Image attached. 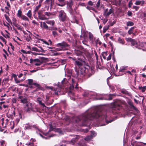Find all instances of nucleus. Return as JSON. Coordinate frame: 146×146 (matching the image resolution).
Wrapping results in <instances>:
<instances>
[{
    "label": "nucleus",
    "mask_w": 146,
    "mask_h": 146,
    "mask_svg": "<svg viewBox=\"0 0 146 146\" xmlns=\"http://www.w3.org/2000/svg\"><path fill=\"white\" fill-rule=\"evenodd\" d=\"M99 118L101 120L104 118L106 119L107 115L105 111H101L97 109L90 110L81 115L78 118L77 123L80 122L82 126H86L89 124V121L92 120L95 118Z\"/></svg>",
    "instance_id": "1"
},
{
    "label": "nucleus",
    "mask_w": 146,
    "mask_h": 146,
    "mask_svg": "<svg viewBox=\"0 0 146 146\" xmlns=\"http://www.w3.org/2000/svg\"><path fill=\"white\" fill-rule=\"evenodd\" d=\"M79 69L81 74L84 76L87 74L88 78L92 76L95 72L94 67L93 66L90 67L88 65L82 66Z\"/></svg>",
    "instance_id": "2"
},
{
    "label": "nucleus",
    "mask_w": 146,
    "mask_h": 146,
    "mask_svg": "<svg viewBox=\"0 0 146 146\" xmlns=\"http://www.w3.org/2000/svg\"><path fill=\"white\" fill-rule=\"evenodd\" d=\"M65 81H67V80L66 78H64L63 80L62 81V85L60 86L58 84L57 88H55L53 87H49V88L52 90L55 91L54 93L57 95H61L63 94V91L64 89L62 88L63 84L65 83Z\"/></svg>",
    "instance_id": "3"
},
{
    "label": "nucleus",
    "mask_w": 146,
    "mask_h": 146,
    "mask_svg": "<svg viewBox=\"0 0 146 146\" xmlns=\"http://www.w3.org/2000/svg\"><path fill=\"white\" fill-rule=\"evenodd\" d=\"M56 46L59 47L56 49L57 51H65L68 50L70 46L66 42L63 41L61 43L57 44Z\"/></svg>",
    "instance_id": "4"
},
{
    "label": "nucleus",
    "mask_w": 146,
    "mask_h": 146,
    "mask_svg": "<svg viewBox=\"0 0 146 146\" xmlns=\"http://www.w3.org/2000/svg\"><path fill=\"white\" fill-rule=\"evenodd\" d=\"M121 104L117 102H115L111 105L112 113L114 115H116L119 112V110L121 108Z\"/></svg>",
    "instance_id": "5"
},
{
    "label": "nucleus",
    "mask_w": 146,
    "mask_h": 146,
    "mask_svg": "<svg viewBox=\"0 0 146 146\" xmlns=\"http://www.w3.org/2000/svg\"><path fill=\"white\" fill-rule=\"evenodd\" d=\"M27 81H28V84L29 85V88L32 89L35 88L34 86L37 87L38 86H39V84L33 82V80L32 79H28Z\"/></svg>",
    "instance_id": "6"
},
{
    "label": "nucleus",
    "mask_w": 146,
    "mask_h": 146,
    "mask_svg": "<svg viewBox=\"0 0 146 146\" xmlns=\"http://www.w3.org/2000/svg\"><path fill=\"white\" fill-rule=\"evenodd\" d=\"M18 98L20 100L21 103L23 104H26L28 102L27 98L25 96L19 95Z\"/></svg>",
    "instance_id": "7"
},
{
    "label": "nucleus",
    "mask_w": 146,
    "mask_h": 146,
    "mask_svg": "<svg viewBox=\"0 0 146 146\" xmlns=\"http://www.w3.org/2000/svg\"><path fill=\"white\" fill-rule=\"evenodd\" d=\"M59 17L60 20L62 21H65L67 18L66 13L63 11L62 10H61L60 11Z\"/></svg>",
    "instance_id": "8"
},
{
    "label": "nucleus",
    "mask_w": 146,
    "mask_h": 146,
    "mask_svg": "<svg viewBox=\"0 0 146 146\" xmlns=\"http://www.w3.org/2000/svg\"><path fill=\"white\" fill-rule=\"evenodd\" d=\"M30 63H34V64L36 66H39L42 63L40 60L38 58L33 59L32 58H31L30 59Z\"/></svg>",
    "instance_id": "9"
},
{
    "label": "nucleus",
    "mask_w": 146,
    "mask_h": 146,
    "mask_svg": "<svg viewBox=\"0 0 146 146\" xmlns=\"http://www.w3.org/2000/svg\"><path fill=\"white\" fill-rule=\"evenodd\" d=\"M126 41L128 42H130L131 46H134L137 48L138 46V43L135 39H133L131 38H126Z\"/></svg>",
    "instance_id": "10"
},
{
    "label": "nucleus",
    "mask_w": 146,
    "mask_h": 146,
    "mask_svg": "<svg viewBox=\"0 0 146 146\" xmlns=\"http://www.w3.org/2000/svg\"><path fill=\"white\" fill-rule=\"evenodd\" d=\"M38 13L39 18L41 20H46L49 18H47L45 16V15L42 13L41 11H39L38 12Z\"/></svg>",
    "instance_id": "11"
},
{
    "label": "nucleus",
    "mask_w": 146,
    "mask_h": 146,
    "mask_svg": "<svg viewBox=\"0 0 146 146\" xmlns=\"http://www.w3.org/2000/svg\"><path fill=\"white\" fill-rule=\"evenodd\" d=\"M25 108V111L27 112L31 110H32V104L29 102L26 104Z\"/></svg>",
    "instance_id": "12"
},
{
    "label": "nucleus",
    "mask_w": 146,
    "mask_h": 146,
    "mask_svg": "<svg viewBox=\"0 0 146 146\" xmlns=\"http://www.w3.org/2000/svg\"><path fill=\"white\" fill-rule=\"evenodd\" d=\"M79 138V136L78 135H76L75 137L72 139L69 142V143L72 145H74L75 143L78 140Z\"/></svg>",
    "instance_id": "13"
},
{
    "label": "nucleus",
    "mask_w": 146,
    "mask_h": 146,
    "mask_svg": "<svg viewBox=\"0 0 146 146\" xmlns=\"http://www.w3.org/2000/svg\"><path fill=\"white\" fill-rule=\"evenodd\" d=\"M80 58H78V59L81 61L76 60L75 62L74 63L75 65L78 66L79 68H80L82 66H83V64L82 63V61L81 60H80Z\"/></svg>",
    "instance_id": "14"
},
{
    "label": "nucleus",
    "mask_w": 146,
    "mask_h": 146,
    "mask_svg": "<svg viewBox=\"0 0 146 146\" xmlns=\"http://www.w3.org/2000/svg\"><path fill=\"white\" fill-rule=\"evenodd\" d=\"M91 135H89L84 138V140L87 141H90L93 138V136L92 135H94L95 133L94 131H91Z\"/></svg>",
    "instance_id": "15"
},
{
    "label": "nucleus",
    "mask_w": 146,
    "mask_h": 146,
    "mask_svg": "<svg viewBox=\"0 0 146 146\" xmlns=\"http://www.w3.org/2000/svg\"><path fill=\"white\" fill-rule=\"evenodd\" d=\"M74 52L75 54L77 56H80L82 55L83 52L80 50L77 49H75Z\"/></svg>",
    "instance_id": "16"
},
{
    "label": "nucleus",
    "mask_w": 146,
    "mask_h": 146,
    "mask_svg": "<svg viewBox=\"0 0 146 146\" xmlns=\"http://www.w3.org/2000/svg\"><path fill=\"white\" fill-rule=\"evenodd\" d=\"M87 33L89 34V38L90 40L92 42L94 41L95 39V38H94L93 35L90 32L88 33L87 31Z\"/></svg>",
    "instance_id": "17"
},
{
    "label": "nucleus",
    "mask_w": 146,
    "mask_h": 146,
    "mask_svg": "<svg viewBox=\"0 0 146 146\" xmlns=\"http://www.w3.org/2000/svg\"><path fill=\"white\" fill-rule=\"evenodd\" d=\"M140 46L142 47L143 48L142 49L143 51H146V42H142L140 43Z\"/></svg>",
    "instance_id": "18"
},
{
    "label": "nucleus",
    "mask_w": 146,
    "mask_h": 146,
    "mask_svg": "<svg viewBox=\"0 0 146 146\" xmlns=\"http://www.w3.org/2000/svg\"><path fill=\"white\" fill-rule=\"evenodd\" d=\"M128 104L132 108H133L134 110L137 111H139V110H138L133 105V103L132 101H129L128 102Z\"/></svg>",
    "instance_id": "19"
},
{
    "label": "nucleus",
    "mask_w": 146,
    "mask_h": 146,
    "mask_svg": "<svg viewBox=\"0 0 146 146\" xmlns=\"http://www.w3.org/2000/svg\"><path fill=\"white\" fill-rule=\"evenodd\" d=\"M108 10L107 9H106L105 12L104 13V15L106 16H108L110 14H111L113 12V9H110L109 11L108 12H107L106 11Z\"/></svg>",
    "instance_id": "20"
},
{
    "label": "nucleus",
    "mask_w": 146,
    "mask_h": 146,
    "mask_svg": "<svg viewBox=\"0 0 146 146\" xmlns=\"http://www.w3.org/2000/svg\"><path fill=\"white\" fill-rule=\"evenodd\" d=\"M25 127L26 129H31L32 128V125H31L29 123H26L25 124Z\"/></svg>",
    "instance_id": "21"
},
{
    "label": "nucleus",
    "mask_w": 146,
    "mask_h": 146,
    "mask_svg": "<svg viewBox=\"0 0 146 146\" xmlns=\"http://www.w3.org/2000/svg\"><path fill=\"white\" fill-rule=\"evenodd\" d=\"M35 88V86H34ZM37 88L35 90H34V92H36L38 91V90H42L43 89V88L39 84V86H38L37 87H36Z\"/></svg>",
    "instance_id": "22"
},
{
    "label": "nucleus",
    "mask_w": 146,
    "mask_h": 146,
    "mask_svg": "<svg viewBox=\"0 0 146 146\" xmlns=\"http://www.w3.org/2000/svg\"><path fill=\"white\" fill-rule=\"evenodd\" d=\"M139 89L140 90H141L142 92H144L146 90V86H139Z\"/></svg>",
    "instance_id": "23"
},
{
    "label": "nucleus",
    "mask_w": 146,
    "mask_h": 146,
    "mask_svg": "<svg viewBox=\"0 0 146 146\" xmlns=\"http://www.w3.org/2000/svg\"><path fill=\"white\" fill-rule=\"evenodd\" d=\"M32 127L34 128L35 129L38 130L40 132L41 129H39L38 126L37 125H32Z\"/></svg>",
    "instance_id": "24"
},
{
    "label": "nucleus",
    "mask_w": 146,
    "mask_h": 146,
    "mask_svg": "<svg viewBox=\"0 0 146 146\" xmlns=\"http://www.w3.org/2000/svg\"><path fill=\"white\" fill-rule=\"evenodd\" d=\"M13 23L14 25L16 27H17L18 24L17 23V20L15 18H13L12 19Z\"/></svg>",
    "instance_id": "25"
},
{
    "label": "nucleus",
    "mask_w": 146,
    "mask_h": 146,
    "mask_svg": "<svg viewBox=\"0 0 146 146\" xmlns=\"http://www.w3.org/2000/svg\"><path fill=\"white\" fill-rule=\"evenodd\" d=\"M49 125V131H54L55 130V129H56L55 127H54L52 126V124H50Z\"/></svg>",
    "instance_id": "26"
},
{
    "label": "nucleus",
    "mask_w": 146,
    "mask_h": 146,
    "mask_svg": "<svg viewBox=\"0 0 146 146\" xmlns=\"http://www.w3.org/2000/svg\"><path fill=\"white\" fill-rule=\"evenodd\" d=\"M118 40L119 42L122 44H124L125 43V42L124 40L120 37L118 38Z\"/></svg>",
    "instance_id": "27"
},
{
    "label": "nucleus",
    "mask_w": 146,
    "mask_h": 146,
    "mask_svg": "<svg viewBox=\"0 0 146 146\" xmlns=\"http://www.w3.org/2000/svg\"><path fill=\"white\" fill-rule=\"evenodd\" d=\"M21 18L22 19L25 21H29V19L27 17L24 15H22Z\"/></svg>",
    "instance_id": "28"
},
{
    "label": "nucleus",
    "mask_w": 146,
    "mask_h": 146,
    "mask_svg": "<svg viewBox=\"0 0 146 146\" xmlns=\"http://www.w3.org/2000/svg\"><path fill=\"white\" fill-rule=\"evenodd\" d=\"M102 55L103 58L104 59H106V56L107 55V52H102Z\"/></svg>",
    "instance_id": "29"
},
{
    "label": "nucleus",
    "mask_w": 146,
    "mask_h": 146,
    "mask_svg": "<svg viewBox=\"0 0 146 146\" xmlns=\"http://www.w3.org/2000/svg\"><path fill=\"white\" fill-rule=\"evenodd\" d=\"M113 99L112 95L111 94H110L107 96V98H106V100H111Z\"/></svg>",
    "instance_id": "30"
},
{
    "label": "nucleus",
    "mask_w": 146,
    "mask_h": 146,
    "mask_svg": "<svg viewBox=\"0 0 146 146\" xmlns=\"http://www.w3.org/2000/svg\"><path fill=\"white\" fill-rule=\"evenodd\" d=\"M34 37H35V38L37 39V40H40L41 41H42L43 42V43L45 44H46V43H47V42L46 41H45V40H44L43 39H40V38H38V37H37V36H34Z\"/></svg>",
    "instance_id": "31"
},
{
    "label": "nucleus",
    "mask_w": 146,
    "mask_h": 146,
    "mask_svg": "<svg viewBox=\"0 0 146 146\" xmlns=\"http://www.w3.org/2000/svg\"><path fill=\"white\" fill-rule=\"evenodd\" d=\"M27 15L29 17L30 19H31V18L32 17V13L31 10H29L28 11L27 13Z\"/></svg>",
    "instance_id": "32"
},
{
    "label": "nucleus",
    "mask_w": 146,
    "mask_h": 146,
    "mask_svg": "<svg viewBox=\"0 0 146 146\" xmlns=\"http://www.w3.org/2000/svg\"><path fill=\"white\" fill-rule=\"evenodd\" d=\"M10 8V7H5V12L6 13L9 14V11Z\"/></svg>",
    "instance_id": "33"
},
{
    "label": "nucleus",
    "mask_w": 146,
    "mask_h": 146,
    "mask_svg": "<svg viewBox=\"0 0 146 146\" xmlns=\"http://www.w3.org/2000/svg\"><path fill=\"white\" fill-rule=\"evenodd\" d=\"M40 26L42 27H48L46 23L44 22H41Z\"/></svg>",
    "instance_id": "34"
},
{
    "label": "nucleus",
    "mask_w": 146,
    "mask_h": 146,
    "mask_svg": "<svg viewBox=\"0 0 146 146\" xmlns=\"http://www.w3.org/2000/svg\"><path fill=\"white\" fill-rule=\"evenodd\" d=\"M134 25L133 23L131 21L128 22L127 23V26H132Z\"/></svg>",
    "instance_id": "35"
},
{
    "label": "nucleus",
    "mask_w": 146,
    "mask_h": 146,
    "mask_svg": "<svg viewBox=\"0 0 146 146\" xmlns=\"http://www.w3.org/2000/svg\"><path fill=\"white\" fill-rule=\"evenodd\" d=\"M5 18L6 19V20L9 23H11V21L10 19H9V17L7 16V15H6V14H5L4 15Z\"/></svg>",
    "instance_id": "36"
},
{
    "label": "nucleus",
    "mask_w": 146,
    "mask_h": 146,
    "mask_svg": "<svg viewBox=\"0 0 146 146\" xmlns=\"http://www.w3.org/2000/svg\"><path fill=\"white\" fill-rule=\"evenodd\" d=\"M121 92L122 94H128V92L125 90H122L121 91Z\"/></svg>",
    "instance_id": "37"
},
{
    "label": "nucleus",
    "mask_w": 146,
    "mask_h": 146,
    "mask_svg": "<svg viewBox=\"0 0 146 146\" xmlns=\"http://www.w3.org/2000/svg\"><path fill=\"white\" fill-rule=\"evenodd\" d=\"M54 0H46V1L48 2H50V3L51 5L52 6L54 4Z\"/></svg>",
    "instance_id": "38"
},
{
    "label": "nucleus",
    "mask_w": 146,
    "mask_h": 146,
    "mask_svg": "<svg viewBox=\"0 0 146 146\" xmlns=\"http://www.w3.org/2000/svg\"><path fill=\"white\" fill-rule=\"evenodd\" d=\"M22 12L20 10H19L17 13V15L19 17H22Z\"/></svg>",
    "instance_id": "39"
},
{
    "label": "nucleus",
    "mask_w": 146,
    "mask_h": 146,
    "mask_svg": "<svg viewBox=\"0 0 146 146\" xmlns=\"http://www.w3.org/2000/svg\"><path fill=\"white\" fill-rule=\"evenodd\" d=\"M83 37L82 35H81L80 37V39L81 40H82L83 39V38L84 39H86V38L87 37V35L86 34V33H84V34L83 35Z\"/></svg>",
    "instance_id": "40"
},
{
    "label": "nucleus",
    "mask_w": 146,
    "mask_h": 146,
    "mask_svg": "<svg viewBox=\"0 0 146 146\" xmlns=\"http://www.w3.org/2000/svg\"><path fill=\"white\" fill-rule=\"evenodd\" d=\"M55 131L58 132L60 133H62V131L61 129L59 128H58L55 129Z\"/></svg>",
    "instance_id": "41"
},
{
    "label": "nucleus",
    "mask_w": 146,
    "mask_h": 146,
    "mask_svg": "<svg viewBox=\"0 0 146 146\" xmlns=\"http://www.w3.org/2000/svg\"><path fill=\"white\" fill-rule=\"evenodd\" d=\"M134 28H131L128 31V33L129 34L131 35L133 33Z\"/></svg>",
    "instance_id": "42"
},
{
    "label": "nucleus",
    "mask_w": 146,
    "mask_h": 146,
    "mask_svg": "<svg viewBox=\"0 0 146 146\" xmlns=\"http://www.w3.org/2000/svg\"><path fill=\"white\" fill-rule=\"evenodd\" d=\"M46 23L48 24L52 25H53L54 24V22L53 21H48L46 22Z\"/></svg>",
    "instance_id": "43"
},
{
    "label": "nucleus",
    "mask_w": 146,
    "mask_h": 146,
    "mask_svg": "<svg viewBox=\"0 0 146 146\" xmlns=\"http://www.w3.org/2000/svg\"><path fill=\"white\" fill-rule=\"evenodd\" d=\"M44 15L48 17L51 16L52 15V13L49 12H45L44 13Z\"/></svg>",
    "instance_id": "44"
},
{
    "label": "nucleus",
    "mask_w": 146,
    "mask_h": 146,
    "mask_svg": "<svg viewBox=\"0 0 146 146\" xmlns=\"http://www.w3.org/2000/svg\"><path fill=\"white\" fill-rule=\"evenodd\" d=\"M31 50H33L34 51H36V52H38L39 51V50L37 48H36L35 47H32Z\"/></svg>",
    "instance_id": "45"
},
{
    "label": "nucleus",
    "mask_w": 146,
    "mask_h": 146,
    "mask_svg": "<svg viewBox=\"0 0 146 146\" xmlns=\"http://www.w3.org/2000/svg\"><path fill=\"white\" fill-rule=\"evenodd\" d=\"M72 1L68 3H67V6L70 9H71L72 8Z\"/></svg>",
    "instance_id": "46"
},
{
    "label": "nucleus",
    "mask_w": 146,
    "mask_h": 146,
    "mask_svg": "<svg viewBox=\"0 0 146 146\" xmlns=\"http://www.w3.org/2000/svg\"><path fill=\"white\" fill-rule=\"evenodd\" d=\"M96 44H99V45H101L102 44V42L99 41V38H98L96 41Z\"/></svg>",
    "instance_id": "47"
},
{
    "label": "nucleus",
    "mask_w": 146,
    "mask_h": 146,
    "mask_svg": "<svg viewBox=\"0 0 146 146\" xmlns=\"http://www.w3.org/2000/svg\"><path fill=\"white\" fill-rule=\"evenodd\" d=\"M0 39L1 40L3 41V42H4L5 44H6L7 42L6 40L3 36H0Z\"/></svg>",
    "instance_id": "48"
},
{
    "label": "nucleus",
    "mask_w": 146,
    "mask_h": 146,
    "mask_svg": "<svg viewBox=\"0 0 146 146\" xmlns=\"http://www.w3.org/2000/svg\"><path fill=\"white\" fill-rule=\"evenodd\" d=\"M38 103L39 104L41 105L43 107H45V105L44 104L42 103L41 101L40 100L38 101Z\"/></svg>",
    "instance_id": "49"
},
{
    "label": "nucleus",
    "mask_w": 146,
    "mask_h": 146,
    "mask_svg": "<svg viewBox=\"0 0 146 146\" xmlns=\"http://www.w3.org/2000/svg\"><path fill=\"white\" fill-rule=\"evenodd\" d=\"M111 58V54H110L108 56L107 58V60L108 61L110 60Z\"/></svg>",
    "instance_id": "50"
},
{
    "label": "nucleus",
    "mask_w": 146,
    "mask_h": 146,
    "mask_svg": "<svg viewBox=\"0 0 146 146\" xmlns=\"http://www.w3.org/2000/svg\"><path fill=\"white\" fill-rule=\"evenodd\" d=\"M66 62V60H62L60 61V62L63 65Z\"/></svg>",
    "instance_id": "51"
},
{
    "label": "nucleus",
    "mask_w": 146,
    "mask_h": 146,
    "mask_svg": "<svg viewBox=\"0 0 146 146\" xmlns=\"http://www.w3.org/2000/svg\"><path fill=\"white\" fill-rule=\"evenodd\" d=\"M0 143H1V145L2 146H3V145L5 144V141L3 140H1L0 141Z\"/></svg>",
    "instance_id": "52"
},
{
    "label": "nucleus",
    "mask_w": 146,
    "mask_h": 146,
    "mask_svg": "<svg viewBox=\"0 0 146 146\" xmlns=\"http://www.w3.org/2000/svg\"><path fill=\"white\" fill-rule=\"evenodd\" d=\"M53 35L54 36H55L57 35V34L56 31H53L52 32Z\"/></svg>",
    "instance_id": "53"
},
{
    "label": "nucleus",
    "mask_w": 146,
    "mask_h": 146,
    "mask_svg": "<svg viewBox=\"0 0 146 146\" xmlns=\"http://www.w3.org/2000/svg\"><path fill=\"white\" fill-rule=\"evenodd\" d=\"M135 4L137 5H140L141 4L140 1L137 0L135 3Z\"/></svg>",
    "instance_id": "54"
},
{
    "label": "nucleus",
    "mask_w": 146,
    "mask_h": 146,
    "mask_svg": "<svg viewBox=\"0 0 146 146\" xmlns=\"http://www.w3.org/2000/svg\"><path fill=\"white\" fill-rule=\"evenodd\" d=\"M144 99V97L143 96H141V98H139V100H138V101H139L140 102L141 101L143 102Z\"/></svg>",
    "instance_id": "55"
},
{
    "label": "nucleus",
    "mask_w": 146,
    "mask_h": 146,
    "mask_svg": "<svg viewBox=\"0 0 146 146\" xmlns=\"http://www.w3.org/2000/svg\"><path fill=\"white\" fill-rule=\"evenodd\" d=\"M31 39V38L30 35H29V36H27V37L26 38V40L27 41H30V39Z\"/></svg>",
    "instance_id": "56"
},
{
    "label": "nucleus",
    "mask_w": 146,
    "mask_h": 146,
    "mask_svg": "<svg viewBox=\"0 0 146 146\" xmlns=\"http://www.w3.org/2000/svg\"><path fill=\"white\" fill-rule=\"evenodd\" d=\"M41 132V133H42L43 135L45 136H46L48 134V133H44L42 130L40 131V132Z\"/></svg>",
    "instance_id": "57"
},
{
    "label": "nucleus",
    "mask_w": 146,
    "mask_h": 146,
    "mask_svg": "<svg viewBox=\"0 0 146 146\" xmlns=\"http://www.w3.org/2000/svg\"><path fill=\"white\" fill-rule=\"evenodd\" d=\"M15 82L16 83H19L21 82V80H18L17 78H15Z\"/></svg>",
    "instance_id": "58"
},
{
    "label": "nucleus",
    "mask_w": 146,
    "mask_h": 146,
    "mask_svg": "<svg viewBox=\"0 0 146 146\" xmlns=\"http://www.w3.org/2000/svg\"><path fill=\"white\" fill-rule=\"evenodd\" d=\"M86 144L84 142L80 143L78 146H86Z\"/></svg>",
    "instance_id": "59"
},
{
    "label": "nucleus",
    "mask_w": 146,
    "mask_h": 146,
    "mask_svg": "<svg viewBox=\"0 0 146 146\" xmlns=\"http://www.w3.org/2000/svg\"><path fill=\"white\" fill-rule=\"evenodd\" d=\"M55 29L59 31V32L61 33H62V31L60 29V28H55Z\"/></svg>",
    "instance_id": "60"
},
{
    "label": "nucleus",
    "mask_w": 146,
    "mask_h": 146,
    "mask_svg": "<svg viewBox=\"0 0 146 146\" xmlns=\"http://www.w3.org/2000/svg\"><path fill=\"white\" fill-rule=\"evenodd\" d=\"M39 134L40 135L41 137H42V138H44V139H48V138L47 137H44V136H43L42 134L41 133H39Z\"/></svg>",
    "instance_id": "61"
},
{
    "label": "nucleus",
    "mask_w": 146,
    "mask_h": 146,
    "mask_svg": "<svg viewBox=\"0 0 146 146\" xmlns=\"http://www.w3.org/2000/svg\"><path fill=\"white\" fill-rule=\"evenodd\" d=\"M62 30L65 33H66L67 34H68L67 32V31L68 30V28L66 29V28H63V29H62Z\"/></svg>",
    "instance_id": "62"
},
{
    "label": "nucleus",
    "mask_w": 146,
    "mask_h": 146,
    "mask_svg": "<svg viewBox=\"0 0 146 146\" xmlns=\"http://www.w3.org/2000/svg\"><path fill=\"white\" fill-rule=\"evenodd\" d=\"M100 1L99 0L98 1V2L97 3V4H96V6L98 7H99V6H100Z\"/></svg>",
    "instance_id": "63"
},
{
    "label": "nucleus",
    "mask_w": 146,
    "mask_h": 146,
    "mask_svg": "<svg viewBox=\"0 0 146 146\" xmlns=\"http://www.w3.org/2000/svg\"><path fill=\"white\" fill-rule=\"evenodd\" d=\"M34 144L33 143H29L28 145H27V146H34ZM23 146H26L24 145Z\"/></svg>",
    "instance_id": "64"
}]
</instances>
